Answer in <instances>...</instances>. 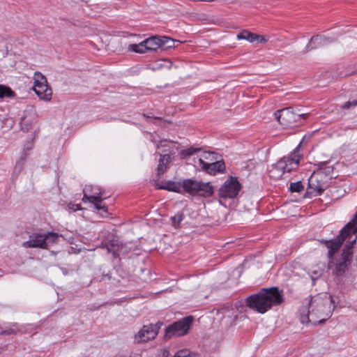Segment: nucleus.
<instances>
[{"label":"nucleus","instance_id":"obj_27","mask_svg":"<svg viewBox=\"0 0 357 357\" xmlns=\"http://www.w3.org/2000/svg\"><path fill=\"white\" fill-rule=\"evenodd\" d=\"M15 93L8 86L0 84V98H14Z\"/></svg>","mask_w":357,"mask_h":357},{"label":"nucleus","instance_id":"obj_33","mask_svg":"<svg viewBox=\"0 0 357 357\" xmlns=\"http://www.w3.org/2000/svg\"><path fill=\"white\" fill-rule=\"evenodd\" d=\"M90 203H92L94 204L95 208L98 211H102L104 212H107V207L104 204H102V199L100 198V200L96 201V202H90Z\"/></svg>","mask_w":357,"mask_h":357},{"label":"nucleus","instance_id":"obj_30","mask_svg":"<svg viewBox=\"0 0 357 357\" xmlns=\"http://www.w3.org/2000/svg\"><path fill=\"white\" fill-rule=\"evenodd\" d=\"M174 357H197L195 354L190 352L188 350H179L178 351Z\"/></svg>","mask_w":357,"mask_h":357},{"label":"nucleus","instance_id":"obj_3","mask_svg":"<svg viewBox=\"0 0 357 357\" xmlns=\"http://www.w3.org/2000/svg\"><path fill=\"white\" fill-rule=\"evenodd\" d=\"M319 168L312 174L308 179L309 193L314 196L321 195L329 186L333 178V169L326 162L321 163Z\"/></svg>","mask_w":357,"mask_h":357},{"label":"nucleus","instance_id":"obj_26","mask_svg":"<svg viewBox=\"0 0 357 357\" xmlns=\"http://www.w3.org/2000/svg\"><path fill=\"white\" fill-rule=\"evenodd\" d=\"M104 194V190H102L98 186L92 185V192L89 193L90 195V202H96L100 200L102 198V195Z\"/></svg>","mask_w":357,"mask_h":357},{"label":"nucleus","instance_id":"obj_7","mask_svg":"<svg viewBox=\"0 0 357 357\" xmlns=\"http://www.w3.org/2000/svg\"><path fill=\"white\" fill-rule=\"evenodd\" d=\"M192 319L191 316H188L169 325L165 330V337L171 338L174 336H182L187 334Z\"/></svg>","mask_w":357,"mask_h":357},{"label":"nucleus","instance_id":"obj_11","mask_svg":"<svg viewBox=\"0 0 357 357\" xmlns=\"http://www.w3.org/2000/svg\"><path fill=\"white\" fill-rule=\"evenodd\" d=\"M351 230L349 229L348 231L343 233V229L341 230V234L339 236H337L333 241H328L326 243V247L328 249V255L329 259H333V255L335 253L339 250L341 247L343 241L349 238Z\"/></svg>","mask_w":357,"mask_h":357},{"label":"nucleus","instance_id":"obj_13","mask_svg":"<svg viewBox=\"0 0 357 357\" xmlns=\"http://www.w3.org/2000/svg\"><path fill=\"white\" fill-rule=\"evenodd\" d=\"M349 264L341 259L334 261V259H329L328 268L336 275H342L347 271Z\"/></svg>","mask_w":357,"mask_h":357},{"label":"nucleus","instance_id":"obj_28","mask_svg":"<svg viewBox=\"0 0 357 357\" xmlns=\"http://www.w3.org/2000/svg\"><path fill=\"white\" fill-rule=\"evenodd\" d=\"M44 237L45 238L46 241V249L48 245L52 243H56L59 239V234L57 233L54 232H47L43 234Z\"/></svg>","mask_w":357,"mask_h":357},{"label":"nucleus","instance_id":"obj_23","mask_svg":"<svg viewBox=\"0 0 357 357\" xmlns=\"http://www.w3.org/2000/svg\"><path fill=\"white\" fill-rule=\"evenodd\" d=\"M356 239L352 240L349 244L347 245L345 248H344L342 253V257L340 259L342 261H345L348 264H350L351 255L353 253V246L354 244L356 243Z\"/></svg>","mask_w":357,"mask_h":357},{"label":"nucleus","instance_id":"obj_35","mask_svg":"<svg viewBox=\"0 0 357 357\" xmlns=\"http://www.w3.org/2000/svg\"><path fill=\"white\" fill-rule=\"evenodd\" d=\"M356 105H357V100H354L352 101L349 100V101L346 102L344 104H343L341 106V108L343 109H350L351 107L356 106Z\"/></svg>","mask_w":357,"mask_h":357},{"label":"nucleus","instance_id":"obj_1","mask_svg":"<svg viewBox=\"0 0 357 357\" xmlns=\"http://www.w3.org/2000/svg\"><path fill=\"white\" fill-rule=\"evenodd\" d=\"M335 307V301L331 295L318 294L306 300V305L300 309V319L303 324L324 323L331 317Z\"/></svg>","mask_w":357,"mask_h":357},{"label":"nucleus","instance_id":"obj_42","mask_svg":"<svg viewBox=\"0 0 357 357\" xmlns=\"http://www.w3.org/2000/svg\"><path fill=\"white\" fill-rule=\"evenodd\" d=\"M279 174V171H277V172H275V174Z\"/></svg>","mask_w":357,"mask_h":357},{"label":"nucleus","instance_id":"obj_19","mask_svg":"<svg viewBox=\"0 0 357 357\" xmlns=\"http://www.w3.org/2000/svg\"><path fill=\"white\" fill-rule=\"evenodd\" d=\"M324 271V265L317 264L308 268L307 274L312 281V285H314L315 281L322 276Z\"/></svg>","mask_w":357,"mask_h":357},{"label":"nucleus","instance_id":"obj_37","mask_svg":"<svg viewBox=\"0 0 357 357\" xmlns=\"http://www.w3.org/2000/svg\"><path fill=\"white\" fill-rule=\"evenodd\" d=\"M255 41H257L261 43H265L268 41V38H266L264 36L257 34Z\"/></svg>","mask_w":357,"mask_h":357},{"label":"nucleus","instance_id":"obj_41","mask_svg":"<svg viewBox=\"0 0 357 357\" xmlns=\"http://www.w3.org/2000/svg\"><path fill=\"white\" fill-rule=\"evenodd\" d=\"M165 63H167V67L168 68H171V66H172V62H171L170 61H169V60H166V61H165Z\"/></svg>","mask_w":357,"mask_h":357},{"label":"nucleus","instance_id":"obj_40","mask_svg":"<svg viewBox=\"0 0 357 357\" xmlns=\"http://www.w3.org/2000/svg\"><path fill=\"white\" fill-rule=\"evenodd\" d=\"M107 250V252H111L112 251V250L111 249V248L109 246V245H107V243L104 246Z\"/></svg>","mask_w":357,"mask_h":357},{"label":"nucleus","instance_id":"obj_2","mask_svg":"<svg viewBox=\"0 0 357 357\" xmlns=\"http://www.w3.org/2000/svg\"><path fill=\"white\" fill-rule=\"evenodd\" d=\"M283 302V291L278 287L262 289L259 292L248 296L245 300V304L249 308L261 314L266 312L273 306L279 305Z\"/></svg>","mask_w":357,"mask_h":357},{"label":"nucleus","instance_id":"obj_29","mask_svg":"<svg viewBox=\"0 0 357 357\" xmlns=\"http://www.w3.org/2000/svg\"><path fill=\"white\" fill-rule=\"evenodd\" d=\"M304 189L301 181L291 183L289 185V190L291 192H300Z\"/></svg>","mask_w":357,"mask_h":357},{"label":"nucleus","instance_id":"obj_17","mask_svg":"<svg viewBox=\"0 0 357 357\" xmlns=\"http://www.w3.org/2000/svg\"><path fill=\"white\" fill-rule=\"evenodd\" d=\"M225 169V163L222 161L215 160L208 164L205 167L202 168L203 170L210 174H215L218 172H222Z\"/></svg>","mask_w":357,"mask_h":357},{"label":"nucleus","instance_id":"obj_8","mask_svg":"<svg viewBox=\"0 0 357 357\" xmlns=\"http://www.w3.org/2000/svg\"><path fill=\"white\" fill-rule=\"evenodd\" d=\"M241 185L236 177H229L218 190V195L223 199H234L239 193Z\"/></svg>","mask_w":357,"mask_h":357},{"label":"nucleus","instance_id":"obj_10","mask_svg":"<svg viewBox=\"0 0 357 357\" xmlns=\"http://www.w3.org/2000/svg\"><path fill=\"white\" fill-rule=\"evenodd\" d=\"M160 326L157 324H149L144 326L143 328L135 335V341L137 343L146 342L154 339L158 333Z\"/></svg>","mask_w":357,"mask_h":357},{"label":"nucleus","instance_id":"obj_36","mask_svg":"<svg viewBox=\"0 0 357 357\" xmlns=\"http://www.w3.org/2000/svg\"><path fill=\"white\" fill-rule=\"evenodd\" d=\"M199 151V149L189 148L183 151V155L185 156H190L193 155L195 152Z\"/></svg>","mask_w":357,"mask_h":357},{"label":"nucleus","instance_id":"obj_18","mask_svg":"<svg viewBox=\"0 0 357 357\" xmlns=\"http://www.w3.org/2000/svg\"><path fill=\"white\" fill-rule=\"evenodd\" d=\"M218 158V153L213 151H204L200 155L199 163L202 169L210 162L217 160Z\"/></svg>","mask_w":357,"mask_h":357},{"label":"nucleus","instance_id":"obj_22","mask_svg":"<svg viewBox=\"0 0 357 357\" xmlns=\"http://www.w3.org/2000/svg\"><path fill=\"white\" fill-rule=\"evenodd\" d=\"M182 185L174 181H168L164 185H156L157 189H163L171 192H181Z\"/></svg>","mask_w":357,"mask_h":357},{"label":"nucleus","instance_id":"obj_38","mask_svg":"<svg viewBox=\"0 0 357 357\" xmlns=\"http://www.w3.org/2000/svg\"><path fill=\"white\" fill-rule=\"evenodd\" d=\"M68 208H69V209L73 210L74 211L82 209L80 204H72V203L68 204Z\"/></svg>","mask_w":357,"mask_h":357},{"label":"nucleus","instance_id":"obj_4","mask_svg":"<svg viewBox=\"0 0 357 357\" xmlns=\"http://www.w3.org/2000/svg\"><path fill=\"white\" fill-rule=\"evenodd\" d=\"M302 142L288 157H283L270 169L271 176L275 178H281L286 172L297 168L301 155L298 153Z\"/></svg>","mask_w":357,"mask_h":357},{"label":"nucleus","instance_id":"obj_15","mask_svg":"<svg viewBox=\"0 0 357 357\" xmlns=\"http://www.w3.org/2000/svg\"><path fill=\"white\" fill-rule=\"evenodd\" d=\"M328 43V39L321 36H312L306 46L304 53L307 52L309 50L317 49L319 47L324 46Z\"/></svg>","mask_w":357,"mask_h":357},{"label":"nucleus","instance_id":"obj_9","mask_svg":"<svg viewBox=\"0 0 357 357\" xmlns=\"http://www.w3.org/2000/svg\"><path fill=\"white\" fill-rule=\"evenodd\" d=\"M306 115V114L297 115L291 110V107L283 108L274 113L279 123L285 128L294 126L298 118H304Z\"/></svg>","mask_w":357,"mask_h":357},{"label":"nucleus","instance_id":"obj_20","mask_svg":"<svg viewBox=\"0 0 357 357\" xmlns=\"http://www.w3.org/2000/svg\"><path fill=\"white\" fill-rule=\"evenodd\" d=\"M198 181H197V180L192 179V178L185 179L182 181L181 185H182V188H183V190H185V192H186L187 193H188L191 195L195 196Z\"/></svg>","mask_w":357,"mask_h":357},{"label":"nucleus","instance_id":"obj_5","mask_svg":"<svg viewBox=\"0 0 357 357\" xmlns=\"http://www.w3.org/2000/svg\"><path fill=\"white\" fill-rule=\"evenodd\" d=\"M161 38L162 36H151L138 44L129 45L128 49L130 52L139 54H143L148 51H156L162 47Z\"/></svg>","mask_w":357,"mask_h":357},{"label":"nucleus","instance_id":"obj_43","mask_svg":"<svg viewBox=\"0 0 357 357\" xmlns=\"http://www.w3.org/2000/svg\"><path fill=\"white\" fill-rule=\"evenodd\" d=\"M144 116L146 117V114H144ZM147 117L151 118V116H147Z\"/></svg>","mask_w":357,"mask_h":357},{"label":"nucleus","instance_id":"obj_14","mask_svg":"<svg viewBox=\"0 0 357 357\" xmlns=\"http://www.w3.org/2000/svg\"><path fill=\"white\" fill-rule=\"evenodd\" d=\"M214 193L213 186L210 182L198 181L195 196L209 197Z\"/></svg>","mask_w":357,"mask_h":357},{"label":"nucleus","instance_id":"obj_12","mask_svg":"<svg viewBox=\"0 0 357 357\" xmlns=\"http://www.w3.org/2000/svg\"><path fill=\"white\" fill-rule=\"evenodd\" d=\"M22 246L26 248H38L46 249L45 238L43 234H33L29 239L22 243Z\"/></svg>","mask_w":357,"mask_h":357},{"label":"nucleus","instance_id":"obj_24","mask_svg":"<svg viewBox=\"0 0 357 357\" xmlns=\"http://www.w3.org/2000/svg\"><path fill=\"white\" fill-rule=\"evenodd\" d=\"M257 33H252L248 30H243L237 34V39L238 40H246L250 43H254L255 41Z\"/></svg>","mask_w":357,"mask_h":357},{"label":"nucleus","instance_id":"obj_21","mask_svg":"<svg viewBox=\"0 0 357 357\" xmlns=\"http://www.w3.org/2000/svg\"><path fill=\"white\" fill-rule=\"evenodd\" d=\"M170 161H171L170 155L165 154V155H160V158L159 160V164H158V168H157L158 174L159 176L163 174L166 172V170L167 169V165L170 162Z\"/></svg>","mask_w":357,"mask_h":357},{"label":"nucleus","instance_id":"obj_34","mask_svg":"<svg viewBox=\"0 0 357 357\" xmlns=\"http://www.w3.org/2000/svg\"><path fill=\"white\" fill-rule=\"evenodd\" d=\"M172 221V224L176 227L181 223V222L183 220V213H177L174 217L171 218Z\"/></svg>","mask_w":357,"mask_h":357},{"label":"nucleus","instance_id":"obj_32","mask_svg":"<svg viewBox=\"0 0 357 357\" xmlns=\"http://www.w3.org/2000/svg\"><path fill=\"white\" fill-rule=\"evenodd\" d=\"M91 192H92V185H86L84 187V188L83 189V194H84V196L82 198L83 202H86L88 201L90 202V195H89V193H91Z\"/></svg>","mask_w":357,"mask_h":357},{"label":"nucleus","instance_id":"obj_25","mask_svg":"<svg viewBox=\"0 0 357 357\" xmlns=\"http://www.w3.org/2000/svg\"><path fill=\"white\" fill-rule=\"evenodd\" d=\"M161 40L162 42V47L161 48L163 49L176 47L181 43L179 40H175L167 36H162Z\"/></svg>","mask_w":357,"mask_h":357},{"label":"nucleus","instance_id":"obj_16","mask_svg":"<svg viewBox=\"0 0 357 357\" xmlns=\"http://www.w3.org/2000/svg\"><path fill=\"white\" fill-rule=\"evenodd\" d=\"M32 149V144L29 143L27 145H25L24 149L21 153L20 158L17 160L14 172L15 173H20L24 169L25 160L29 155V151Z\"/></svg>","mask_w":357,"mask_h":357},{"label":"nucleus","instance_id":"obj_6","mask_svg":"<svg viewBox=\"0 0 357 357\" xmlns=\"http://www.w3.org/2000/svg\"><path fill=\"white\" fill-rule=\"evenodd\" d=\"M33 90L39 98L46 101L50 100L52 91L47 84L45 77L41 73L36 72L33 75Z\"/></svg>","mask_w":357,"mask_h":357},{"label":"nucleus","instance_id":"obj_39","mask_svg":"<svg viewBox=\"0 0 357 357\" xmlns=\"http://www.w3.org/2000/svg\"><path fill=\"white\" fill-rule=\"evenodd\" d=\"M15 330L14 328H9L8 330L3 331L0 333V335H11L15 334Z\"/></svg>","mask_w":357,"mask_h":357},{"label":"nucleus","instance_id":"obj_31","mask_svg":"<svg viewBox=\"0 0 357 357\" xmlns=\"http://www.w3.org/2000/svg\"><path fill=\"white\" fill-rule=\"evenodd\" d=\"M357 224V211L352 220L349 222L343 228V233L348 231L349 229L351 230L355 225Z\"/></svg>","mask_w":357,"mask_h":357}]
</instances>
